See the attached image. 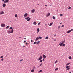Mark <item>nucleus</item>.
<instances>
[{"mask_svg": "<svg viewBox=\"0 0 73 73\" xmlns=\"http://www.w3.org/2000/svg\"><path fill=\"white\" fill-rule=\"evenodd\" d=\"M70 69V66H66V70H69Z\"/></svg>", "mask_w": 73, "mask_h": 73, "instance_id": "f257e3e1", "label": "nucleus"}, {"mask_svg": "<svg viewBox=\"0 0 73 73\" xmlns=\"http://www.w3.org/2000/svg\"><path fill=\"white\" fill-rule=\"evenodd\" d=\"M29 18V17H27V18H25V20H27V21H30V20H31V18Z\"/></svg>", "mask_w": 73, "mask_h": 73, "instance_id": "f03ea898", "label": "nucleus"}, {"mask_svg": "<svg viewBox=\"0 0 73 73\" xmlns=\"http://www.w3.org/2000/svg\"><path fill=\"white\" fill-rule=\"evenodd\" d=\"M1 27H5V24H1Z\"/></svg>", "mask_w": 73, "mask_h": 73, "instance_id": "7ed1b4c3", "label": "nucleus"}, {"mask_svg": "<svg viewBox=\"0 0 73 73\" xmlns=\"http://www.w3.org/2000/svg\"><path fill=\"white\" fill-rule=\"evenodd\" d=\"M50 13H47V14L46 15V16H47V17H48L49 16H50Z\"/></svg>", "mask_w": 73, "mask_h": 73, "instance_id": "20e7f679", "label": "nucleus"}, {"mask_svg": "<svg viewBox=\"0 0 73 73\" xmlns=\"http://www.w3.org/2000/svg\"><path fill=\"white\" fill-rule=\"evenodd\" d=\"M27 16H28V14L26 13H25L24 15V17H26Z\"/></svg>", "mask_w": 73, "mask_h": 73, "instance_id": "39448f33", "label": "nucleus"}, {"mask_svg": "<svg viewBox=\"0 0 73 73\" xmlns=\"http://www.w3.org/2000/svg\"><path fill=\"white\" fill-rule=\"evenodd\" d=\"M35 9H33L31 11V12H32V13H34V12H35Z\"/></svg>", "mask_w": 73, "mask_h": 73, "instance_id": "423d86ee", "label": "nucleus"}, {"mask_svg": "<svg viewBox=\"0 0 73 73\" xmlns=\"http://www.w3.org/2000/svg\"><path fill=\"white\" fill-rule=\"evenodd\" d=\"M9 2V0H5V1H4V2L5 3H8Z\"/></svg>", "mask_w": 73, "mask_h": 73, "instance_id": "0eeeda50", "label": "nucleus"}, {"mask_svg": "<svg viewBox=\"0 0 73 73\" xmlns=\"http://www.w3.org/2000/svg\"><path fill=\"white\" fill-rule=\"evenodd\" d=\"M4 14V11H2L0 12V15H3Z\"/></svg>", "mask_w": 73, "mask_h": 73, "instance_id": "6e6552de", "label": "nucleus"}, {"mask_svg": "<svg viewBox=\"0 0 73 73\" xmlns=\"http://www.w3.org/2000/svg\"><path fill=\"white\" fill-rule=\"evenodd\" d=\"M42 59V56H40L39 57V58H38V60L40 61V60H41Z\"/></svg>", "mask_w": 73, "mask_h": 73, "instance_id": "1a4fd4ad", "label": "nucleus"}, {"mask_svg": "<svg viewBox=\"0 0 73 73\" xmlns=\"http://www.w3.org/2000/svg\"><path fill=\"white\" fill-rule=\"evenodd\" d=\"M2 6L3 7H6V4L5 3H4L2 5Z\"/></svg>", "mask_w": 73, "mask_h": 73, "instance_id": "9d476101", "label": "nucleus"}, {"mask_svg": "<svg viewBox=\"0 0 73 73\" xmlns=\"http://www.w3.org/2000/svg\"><path fill=\"white\" fill-rule=\"evenodd\" d=\"M14 30L13 29H12L10 31L11 33H12L13 32Z\"/></svg>", "mask_w": 73, "mask_h": 73, "instance_id": "9b49d317", "label": "nucleus"}, {"mask_svg": "<svg viewBox=\"0 0 73 73\" xmlns=\"http://www.w3.org/2000/svg\"><path fill=\"white\" fill-rule=\"evenodd\" d=\"M7 33L8 34H10V33H11V31L9 30H8L7 32Z\"/></svg>", "mask_w": 73, "mask_h": 73, "instance_id": "f8f14e48", "label": "nucleus"}, {"mask_svg": "<svg viewBox=\"0 0 73 73\" xmlns=\"http://www.w3.org/2000/svg\"><path fill=\"white\" fill-rule=\"evenodd\" d=\"M37 33H38V32H39L40 31V29H39V28H38L37 29Z\"/></svg>", "mask_w": 73, "mask_h": 73, "instance_id": "ddd939ff", "label": "nucleus"}, {"mask_svg": "<svg viewBox=\"0 0 73 73\" xmlns=\"http://www.w3.org/2000/svg\"><path fill=\"white\" fill-rule=\"evenodd\" d=\"M62 44H63L62 43L60 42L59 43V45H60V46H61L62 45Z\"/></svg>", "mask_w": 73, "mask_h": 73, "instance_id": "4468645a", "label": "nucleus"}, {"mask_svg": "<svg viewBox=\"0 0 73 73\" xmlns=\"http://www.w3.org/2000/svg\"><path fill=\"white\" fill-rule=\"evenodd\" d=\"M53 24V22H52L51 23H50V25H49V26H51L52 24Z\"/></svg>", "mask_w": 73, "mask_h": 73, "instance_id": "2eb2a0df", "label": "nucleus"}, {"mask_svg": "<svg viewBox=\"0 0 73 73\" xmlns=\"http://www.w3.org/2000/svg\"><path fill=\"white\" fill-rule=\"evenodd\" d=\"M33 24H34V25H36V21H34L33 23Z\"/></svg>", "mask_w": 73, "mask_h": 73, "instance_id": "dca6fc26", "label": "nucleus"}, {"mask_svg": "<svg viewBox=\"0 0 73 73\" xmlns=\"http://www.w3.org/2000/svg\"><path fill=\"white\" fill-rule=\"evenodd\" d=\"M39 39V38L38 37L36 38L35 39L36 41H38V40Z\"/></svg>", "mask_w": 73, "mask_h": 73, "instance_id": "f3484780", "label": "nucleus"}, {"mask_svg": "<svg viewBox=\"0 0 73 73\" xmlns=\"http://www.w3.org/2000/svg\"><path fill=\"white\" fill-rule=\"evenodd\" d=\"M43 58H46V56H45V55L44 54L43 55Z\"/></svg>", "mask_w": 73, "mask_h": 73, "instance_id": "a211bd4d", "label": "nucleus"}, {"mask_svg": "<svg viewBox=\"0 0 73 73\" xmlns=\"http://www.w3.org/2000/svg\"><path fill=\"white\" fill-rule=\"evenodd\" d=\"M70 32H71V31H70V30H69L67 31V33H70Z\"/></svg>", "mask_w": 73, "mask_h": 73, "instance_id": "6ab92c4d", "label": "nucleus"}, {"mask_svg": "<svg viewBox=\"0 0 73 73\" xmlns=\"http://www.w3.org/2000/svg\"><path fill=\"white\" fill-rule=\"evenodd\" d=\"M40 41H38V42H36V43L38 44H39V43H40Z\"/></svg>", "mask_w": 73, "mask_h": 73, "instance_id": "aec40b11", "label": "nucleus"}, {"mask_svg": "<svg viewBox=\"0 0 73 73\" xmlns=\"http://www.w3.org/2000/svg\"><path fill=\"white\" fill-rule=\"evenodd\" d=\"M35 71V70L34 69H32L31 70V72H33Z\"/></svg>", "mask_w": 73, "mask_h": 73, "instance_id": "412c9836", "label": "nucleus"}, {"mask_svg": "<svg viewBox=\"0 0 73 73\" xmlns=\"http://www.w3.org/2000/svg\"><path fill=\"white\" fill-rule=\"evenodd\" d=\"M15 17H17V14H15Z\"/></svg>", "mask_w": 73, "mask_h": 73, "instance_id": "4be33fe9", "label": "nucleus"}, {"mask_svg": "<svg viewBox=\"0 0 73 73\" xmlns=\"http://www.w3.org/2000/svg\"><path fill=\"white\" fill-rule=\"evenodd\" d=\"M48 38H49V37H48V36H47L45 38V39H46V40H48Z\"/></svg>", "mask_w": 73, "mask_h": 73, "instance_id": "5701e85b", "label": "nucleus"}, {"mask_svg": "<svg viewBox=\"0 0 73 73\" xmlns=\"http://www.w3.org/2000/svg\"><path fill=\"white\" fill-rule=\"evenodd\" d=\"M41 72H42V70H40L38 72V73H41Z\"/></svg>", "mask_w": 73, "mask_h": 73, "instance_id": "b1692460", "label": "nucleus"}, {"mask_svg": "<svg viewBox=\"0 0 73 73\" xmlns=\"http://www.w3.org/2000/svg\"><path fill=\"white\" fill-rule=\"evenodd\" d=\"M52 18L53 19H54V20H55V19H56V17L54 16H53Z\"/></svg>", "mask_w": 73, "mask_h": 73, "instance_id": "393cba45", "label": "nucleus"}, {"mask_svg": "<svg viewBox=\"0 0 73 73\" xmlns=\"http://www.w3.org/2000/svg\"><path fill=\"white\" fill-rule=\"evenodd\" d=\"M65 42V40H64L62 42V43L63 44H64Z\"/></svg>", "mask_w": 73, "mask_h": 73, "instance_id": "a878e982", "label": "nucleus"}, {"mask_svg": "<svg viewBox=\"0 0 73 73\" xmlns=\"http://www.w3.org/2000/svg\"><path fill=\"white\" fill-rule=\"evenodd\" d=\"M9 26H7L6 27V28H7V29L8 28H9Z\"/></svg>", "mask_w": 73, "mask_h": 73, "instance_id": "bb28decb", "label": "nucleus"}, {"mask_svg": "<svg viewBox=\"0 0 73 73\" xmlns=\"http://www.w3.org/2000/svg\"><path fill=\"white\" fill-rule=\"evenodd\" d=\"M42 66V63H41L40 65L38 66V67H40V66Z\"/></svg>", "mask_w": 73, "mask_h": 73, "instance_id": "cd10ccee", "label": "nucleus"}, {"mask_svg": "<svg viewBox=\"0 0 73 73\" xmlns=\"http://www.w3.org/2000/svg\"><path fill=\"white\" fill-rule=\"evenodd\" d=\"M58 69V68H56L55 69V71H56V70H57Z\"/></svg>", "mask_w": 73, "mask_h": 73, "instance_id": "c85d7f7f", "label": "nucleus"}, {"mask_svg": "<svg viewBox=\"0 0 73 73\" xmlns=\"http://www.w3.org/2000/svg\"><path fill=\"white\" fill-rule=\"evenodd\" d=\"M69 64H70V63H67V64L66 65V66H68V65H69Z\"/></svg>", "mask_w": 73, "mask_h": 73, "instance_id": "c756f323", "label": "nucleus"}, {"mask_svg": "<svg viewBox=\"0 0 73 73\" xmlns=\"http://www.w3.org/2000/svg\"><path fill=\"white\" fill-rule=\"evenodd\" d=\"M68 58L69 59H72V57L71 56H70Z\"/></svg>", "mask_w": 73, "mask_h": 73, "instance_id": "7c9ffc66", "label": "nucleus"}, {"mask_svg": "<svg viewBox=\"0 0 73 73\" xmlns=\"http://www.w3.org/2000/svg\"><path fill=\"white\" fill-rule=\"evenodd\" d=\"M60 28H61V26H59L58 27V29H60Z\"/></svg>", "mask_w": 73, "mask_h": 73, "instance_id": "2f4dec72", "label": "nucleus"}, {"mask_svg": "<svg viewBox=\"0 0 73 73\" xmlns=\"http://www.w3.org/2000/svg\"><path fill=\"white\" fill-rule=\"evenodd\" d=\"M3 57H4V56H2L0 57V58H2Z\"/></svg>", "mask_w": 73, "mask_h": 73, "instance_id": "473e14b6", "label": "nucleus"}, {"mask_svg": "<svg viewBox=\"0 0 73 73\" xmlns=\"http://www.w3.org/2000/svg\"><path fill=\"white\" fill-rule=\"evenodd\" d=\"M57 62H58V61L57 60H56L54 62V64H56V63H57Z\"/></svg>", "mask_w": 73, "mask_h": 73, "instance_id": "72a5a7b5", "label": "nucleus"}, {"mask_svg": "<svg viewBox=\"0 0 73 73\" xmlns=\"http://www.w3.org/2000/svg\"><path fill=\"white\" fill-rule=\"evenodd\" d=\"M40 24H41V22H39L38 24V25H40Z\"/></svg>", "mask_w": 73, "mask_h": 73, "instance_id": "f704fd0d", "label": "nucleus"}, {"mask_svg": "<svg viewBox=\"0 0 73 73\" xmlns=\"http://www.w3.org/2000/svg\"><path fill=\"white\" fill-rule=\"evenodd\" d=\"M65 46V44H62V46Z\"/></svg>", "mask_w": 73, "mask_h": 73, "instance_id": "c9c22d12", "label": "nucleus"}, {"mask_svg": "<svg viewBox=\"0 0 73 73\" xmlns=\"http://www.w3.org/2000/svg\"><path fill=\"white\" fill-rule=\"evenodd\" d=\"M9 29H13V27H10Z\"/></svg>", "mask_w": 73, "mask_h": 73, "instance_id": "e433bc0d", "label": "nucleus"}, {"mask_svg": "<svg viewBox=\"0 0 73 73\" xmlns=\"http://www.w3.org/2000/svg\"><path fill=\"white\" fill-rule=\"evenodd\" d=\"M42 61H43L42 60L40 61V62H42Z\"/></svg>", "mask_w": 73, "mask_h": 73, "instance_id": "4c0bfd02", "label": "nucleus"}, {"mask_svg": "<svg viewBox=\"0 0 73 73\" xmlns=\"http://www.w3.org/2000/svg\"><path fill=\"white\" fill-rule=\"evenodd\" d=\"M39 38L40 39H41V38H42V37H40V36H39Z\"/></svg>", "mask_w": 73, "mask_h": 73, "instance_id": "58836bf2", "label": "nucleus"}, {"mask_svg": "<svg viewBox=\"0 0 73 73\" xmlns=\"http://www.w3.org/2000/svg\"><path fill=\"white\" fill-rule=\"evenodd\" d=\"M64 27V25H62L61 26L62 28H63V27Z\"/></svg>", "mask_w": 73, "mask_h": 73, "instance_id": "ea45409f", "label": "nucleus"}, {"mask_svg": "<svg viewBox=\"0 0 73 73\" xmlns=\"http://www.w3.org/2000/svg\"><path fill=\"white\" fill-rule=\"evenodd\" d=\"M60 16H63V14H60Z\"/></svg>", "mask_w": 73, "mask_h": 73, "instance_id": "a19ab883", "label": "nucleus"}, {"mask_svg": "<svg viewBox=\"0 0 73 73\" xmlns=\"http://www.w3.org/2000/svg\"><path fill=\"white\" fill-rule=\"evenodd\" d=\"M45 26H46V27H47V26L48 25V24H45Z\"/></svg>", "mask_w": 73, "mask_h": 73, "instance_id": "79ce46f5", "label": "nucleus"}, {"mask_svg": "<svg viewBox=\"0 0 73 73\" xmlns=\"http://www.w3.org/2000/svg\"><path fill=\"white\" fill-rule=\"evenodd\" d=\"M68 9H71V7H69V8H68Z\"/></svg>", "mask_w": 73, "mask_h": 73, "instance_id": "37998d69", "label": "nucleus"}, {"mask_svg": "<svg viewBox=\"0 0 73 73\" xmlns=\"http://www.w3.org/2000/svg\"><path fill=\"white\" fill-rule=\"evenodd\" d=\"M70 31H71H71H73V29H71V30H70Z\"/></svg>", "mask_w": 73, "mask_h": 73, "instance_id": "c03bdc74", "label": "nucleus"}, {"mask_svg": "<svg viewBox=\"0 0 73 73\" xmlns=\"http://www.w3.org/2000/svg\"><path fill=\"white\" fill-rule=\"evenodd\" d=\"M3 60H4V59L2 58L1 59V61H3Z\"/></svg>", "mask_w": 73, "mask_h": 73, "instance_id": "a18cd8bd", "label": "nucleus"}, {"mask_svg": "<svg viewBox=\"0 0 73 73\" xmlns=\"http://www.w3.org/2000/svg\"><path fill=\"white\" fill-rule=\"evenodd\" d=\"M23 61V59H21L20 60V61L21 62V61Z\"/></svg>", "mask_w": 73, "mask_h": 73, "instance_id": "49530a36", "label": "nucleus"}, {"mask_svg": "<svg viewBox=\"0 0 73 73\" xmlns=\"http://www.w3.org/2000/svg\"><path fill=\"white\" fill-rule=\"evenodd\" d=\"M36 44V42H34V44Z\"/></svg>", "mask_w": 73, "mask_h": 73, "instance_id": "de8ad7c7", "label": "nucleus"}, {"mask_svg": "<svg viewBox=\"0 0 73 73\" xmlns=\"http://www.w3.org/2000/svg\"><path fill=\"white\" fill-rule=\"evenodd\" d=\"M26 45H28V44H29V43H26Z\"/></svg>", "mask_w": 73, "mask_h": 73, "instance_id": "09e8293b", "label": "nucleus"}, {"mask_svg": "<svg viewBox=\"0 0 73 73\" xmlns=\"http://www.w3.org/2000/svg\"><path fill=\"white\" fill-rule=\"evenodd\" d=\"M33 42V40H31V42Z\"/></svg>", "mask_w": 73, "mask_h": 73, "instance_id": "8fccbe9b", "label": "nucleus"}, {"mask_svg": "<svg viewBox=\"0 0 73 73\" xmlns=\"http://www.w3.org/2000/svg\"><path fill=\"white\" fill-rule=\"evenodd\" d=\"M35 66H34L33 67V69H35Z\"/></svg>", "mask_w": 73, "mask_h": 73, "instance_id": "3c124183", "label": "nucleus"}, {"mask_svg": "<svg viewBox=\"0 0 73 73\" xmlns=\"http://www.w3.org/2000/svg\"><path fill=\"white\" fill-rule=\"evenodd\" d=\"M44 60H45V58H43V59L42 61H44Z\"/></svg>", "mask_w": 73, "mask_h": 73, "instance_id": "603ef678", "label": "nucleus"}, {"mask_svg": "<svg viewBox=\"0 0 73 73\" xmlns=\"http://www.w3.org/2000/svg\"><path fill=\"white\" fill-rule=\"evenodd\" d=\"M26 42V41L25 40V41H24V43H25V42Z\"/></svg>", "mask_w": 73, "mask_h": 73, "instance_id": "864d4df0", "label": "nucleus"}, {"mask_svg": "<svg viewBox=\"0 0 73 73\" xmlns=\"http://www.w3.org/2000/svg\"><path fill=\"white\" fill-rule=\"evenodd\" d=\"M54 36H56V34H55L54 35Z\"/></svg>", "mask_w": 73, "mask_h": 73, "instance_id": "5fc2aeb1", "label": "nucleus"}, {"mask_svg": "<svg viewBox=\"0 0 73 73\" xmlns=\"http://www.w3.org/2000/svg\"><path fill=\"white\" fill-rule=\"evenodd\" d=\"M56 41V39L54 40V41Z\"/></svg>", "mask_w": 73, "mask_h": 73, "instance_id": "6e6d98bb", "label": "nucleus"}, {"mask_svg": "<svg viewBox=\"0 0 73 73\" xmlns=\"http://www.w3.org/2000/svg\"><path fill=\"white\" fill-rule=\"evenodd\" d=\"M4 0H2V1L3 2V1H4Z\"/></svg>", "mask_w": 73, "mask_h": 73, "instance_id": "4d7b16f0", "label": "nucleus"}, {"mask_svg": "<svg viewBox=\"0 0 73 73\" xmlns=\"http://www.w3.org/2000/svg\"><path fill=\"white\" fill-rule=\"evenodd\" d=\"M24 39H25V40H26V38H25Z\"/></svg>", "mask_w": 73, "mask_h": 73, "instance_id": "13d9d810", "label": "nucleus"}, {"mask_svg": "<svg viewBox=\"0 0 73 73\" xmlns=\"http://www.w3.org/2000/svg\"><path fill=\"white\" fill-rule=\"evenodd\" d=\"M23 46V47H25V46Z\"/></svg>", "mask_w": 73, "mask_h": 73, "instance_id": "bf43d9fd", "label": "nucleus"}, {"mask_svg": "<svg viewBox=\"0 0 73 73\" xmlns=\"http://www.w3.org/2000/svg\"><path fill=\"white\" fill-rule=\"evenodd\" d=\"M62 24V23H60V24Z\"/></svg>", "mask_w": 73, "mask_h": 73, "instance_id": "052dcab7", "label": "nucleus"}, {"mask_svg": "<svg viewBox=\"0 0 73 73\" xmlns=\"http://www.w3.org/2000/svg\"><path fill=\"white\" fill-rule=\"evenodd\" d=\"M45 7H46V6H47V5H45Z\"/></svg>", "mask_w": 73, "mask_h": 73, "instance_id": "680f3d73", "label": "nucleus"}, {"mask_svg": "<svg viewBox=\"0 0 73 73\" xmlns=\"http://www.w3.org/2000/svg\"><path fill=\"white\" fill-rule=\"evenodd\" d=\"M50 6H52V5H50Z\"/></svg>", "mask_w": 73, "mask_h": 73, "instance_id": "e2e57ef3", "label": "nucleus"}, {"mask_svg": "<svg viewBox=\"0 0 73 73\" xmlns=\"http://www.w3.org/2000/svg\"><path fill=\"white\" fill-rule=\"evenodd\" d=\"M38 5H39V4H38Z\"/></svg>", "mask_w": 73, "mask_h": 73, "instance_id": "0e129e2a", "label": "nucleus"}, {"mask_svg": "<svg viewBox=\"0 0 73 73\" xmlns=\"http://www.w3.org/2000/svg\"><path fill=\"white\" fill-rule=\"evenodd\" d=\"M19 38H21V37H20Z\"/></svg>", "mask_w": 73, "mask_h": 73, "instance_id": "69168bd1", "label": "nucleus"}]
</instances>
